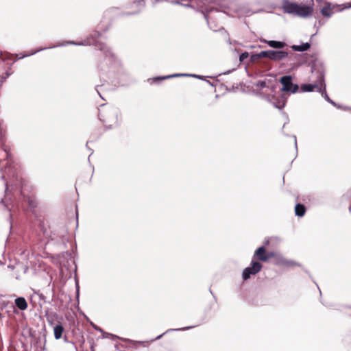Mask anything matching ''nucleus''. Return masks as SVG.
I'll return each mask as SVG.
<instances>
[{
    "label": "nucleus",
    "mask_w": 351,
    "mask_h": 351,
    "mask_svg": "<svg viewBox=\"0 0 351 351\" xmlns=\"http://www.w3.org/2000/svg\"><path fill=\"white\" fill-rule=\"evenodd\" d=\"M282 8L285 13L294 14L300 17H306L313 12V8L304 4H298L289 1H285Z\"/></svg>",
    "instance_id": "1"
},
{
    "label": "nucleus",
    "mask_w": 351,
    "mask_h": 351,
    "mask_svg": "<svg viewBox=\"0 0 351 351\" xmlns=\"http://www.w3.org/2000/svg\"><path fill=\"white\" fill-rule=\"evenodd\" d=\"M322 88L325 90L324 76L322 72H319L317 76V80L313 84H304L300 86L302 92H311L317 90V92L322 91Z\"/></svg>",
    "instance_id": "2"
},
{
    "label": "nucleus",
    "mask_w": 351,
    "mask_h": 351,
    "mask_svg": "<svg viewBox=\"0 0 351 351\" xmlns=\"http://www.w3.org/2000/svg\"><path fill=\"white\" fill-rule=\"evenodd\" d=\"M288 56V53L283 51H262L258 55V58H267L274 61H280Z\"/></svg>",
    "instance_id": "3"
},
{
    "label": "nucleus",
    "mask_w": 351,
    "mask_h": 351,
    "mask_svg": "<svg viewBox=\"0 0 351 351\" xmlns=\"http://www.w3.org/2000/svg\"><path fill=\"white\" fill-rule=\"evenodd\" d=\"M280 82L282 87L281 91L295 93L298 91L299 86L292 83V77L290 75H285L280 78Z\"/></svg>",
    "instance_id": "4"
},
{
    "label": "nucleus",
    "mask_w": 351,
    "mask_h": 351,
    "mask_svg": "<svg viewBox=\"0 0 351 351\" xmlns=\"http://www.w3.org/2000/svg\"><path fill=\"white\" fill-rule=\"evenodd\" d=\"M5 136L3 130L1 126V121H0V145L2 146V149L0 150V160L2 158H5L8 160L10 154L8 152L7 148L5 146Z\"/></svg>",
    "instance_id": "5"
},
{
    "label": "nucleus",
    "mask_w": 351,
    "mask_h": 351,
    "mask_svg": "<svg viewBox=\"0 0 351 351\" xmlns=\"http://www.w3.org/2000/svg\"><path fill=\"white\" fill-rule=\"evenodd\" d=\"M262 267V265H251L250 267L245 268L243 271V278L246 280L250 278L251 275L257 274Z\"/></svg>",
    "instance_id": "6"
},
{
    "label": "nucleus",
    "mask_w": 351,
    "mask_h": 351,
    "mask_svg": "<svg viewBox=\"0 0 351 351\" xmlns=\"http://www.w3.org/2000/svg\"><path fill=\"white\" fill-rule=\"evenodd\" d=\"M8 268L10 270L16 269L17 274H15V277L16 279H19L21 276V274L19 271H22L23 274H25L28 269V267L27 265H9Z\"/></svg>",
    "instance_id": "7"
},
{
    "label": "nucleus",
    "mask_w": 351,
    "mask_h": 351,
    "mask_svg": "<svg viewBox=\"0 0 351 351\" xmlns=\"http://www.w3.org/2000/svg\"><path fill=\"white\" fill-rule=\"evenodd\" d=\"M269 255H267L265 254V250L264 247H258L254 254V258H256L261 261H267L268 260Z\"/></svg>",
    "instance_id": "8"
},
{
    "label": "nucleus",
    "mask_w": 351,
    "mask_h": 351,
    "mask_svg": "<svg viewBox=\"0 0 351 351\" xmlns=\"http://www.w3.org/2000/svg\"><path fill=\"white\" fill-rule=\"evenodd\" d=\"M14 302L20 310L24 311L27 308V303L24 298H17Z\"/></svg>",
    "instance_id": "9"
},
{
    "label": "nucleus",
    "mask_w": 351,
    "mask_h": 351,
    "mask_svg": "<svg viewBox=\"0 0 351 351\" xmlns=\"http://www.w3.org/2000/svg\"><path fill=\"white\" fill-rule=\"evenodd\" d=\"M265 42L272 48L282 49L286 45L285 43L280 41L268 40Z\"/></svg>",
    "instance_id": "10"
},
{
    "label": "nucleus",
    "mask_w": 351,
    "mask_h": 351,
    "mask_svg": "<svg viewBox=\"0 0 351 351\" xmlns=\"http://www.w3.org/2000/svg\"><path fill=\"white\" fill-rule=\"evenodd\" d=\"M310 44L308 43H303L300 45H292L291 49L295 51H304L310 48Z\"/></svg>",
    "instance_id": "11"
},
{
    "label": "nucleus",
    "mask_w": 351,
    "mask_h": 351,
    "mask_svg": "<svg viewBox=\"0 0 351 351\" xmlns=\"http://www.w3.org/2000/svg\"><path fill=\"white\" fill-rule=\"evenodd\" d=\"M64 328L62 324L56 325L53 328L54 337L56 339H59L62 337Z\"/></svg>",
    "instance_id": "12"
},
{
    "label": "nucleus",
    "mask_w": 351,
    "mask_h": 351,
    "mask_svg": "<svg viewBox=\"0 0 351 351\" xmlns=\"http://www.w3.org/2000/svg\"><path fill=\"white\" fill-rule=\"evenodd\" d=\"M180 76H190V77H197V78H202V77L200 75H195V74H173V75L163 76V77H160V80H165V79H169V78H171V77H180ZM156 80H159V77L156 78Z\"/></svg>",
    "instance_id": "13"
},
{
    "label": "nucleus",
    "mask_w": 351,
    "mask_h": 351,
    "mask_svg": "<svg viewBox=\"0 0 351 351\" xmlns=\"http://www.w3.org/2000/svg\"><path fill=\"white\" fill-rule=\"evenodd\" d=\"M286 104V99L284 96H281L280 98L277 99V101L274 102V105L276 108L278 109H282L284 108Z\"/></svg>",
    "instance_id": "14"
},
{
    "label": "nucleus",
    "mask_w": 351,
    "mask_h": 351,
    "mask_svg": "<svg viewBox=\"0 0 351 351\" xmlns=\"http://www.w3.org/2000/svg\"><path fill=\"white\" fill-rule=\"evenodd\" d=\"M322 14L327 17H330L332 14V9L330 4L326 3L321 10Z\"/></svg>",
    "instance_id": "15"
},
{
    "label": "nucleus",
    "mask_w": 351,
    "mask_h": 351,
    "mask_svg": "<svg viewBox=\"0 0 351 351\" xmlns=\"http://www.w3.org/2000/svg\"><path fill=\"white\" fill-rule=\"evenodd\" d=\"M295 215L299 217H302L305 213V207L302 204H297L295 207Z\"/></svg>",
    "instance_id": "16"
},
{
    "label": "nucleus",
    "mask_w": 351,
    "mask_h": 351,
    "mask_svg": "<svg viewBox=\"0 0 351 351\" xmlns=\"http://www.w3.org/2000/svg\"><path fill=\"white\" fill-rule=\"evenodd\" d=\"M322 93V95L325 98V99L328 101L329 103L332 104V105L335 106V102L331 100L329 97L328 96L326 89L324 90V88H322V91L320 92Z\"/></svg>",
    "instance_id": "17"
},
{
    "label": "nucleus",
    "mask_w": 351,
    "mask_h": 351,
    "mask_svg": "<svg viewBox=\"0 0 351 351\" xmlns=\"http://www.w3.org/2000/svg\"><path fill=\"white\" fill-rule=\"evenodd\" d=\"M171 1L184 6H191L190 3L186 2V0H171Z\"/></svg>",
    "instance_id": "18"
},
{
    "label": "nucleus",
    "mask_w": 351,
    "mask_h": 351,
    "mask_svg": "<svg viewBox=\"0 0 351 351\" xmlns=\"http://www.w3.org/2000/svg\"><path fill=\"white\" fill-rule=\"evenodd\" d=\"M10 57H11V55L8 53H5V52H1L0 53V58L3 61H5V60L9 59Z\"/></svg>",
    "instance_id": "19"
},
{
    "label": "nucleus",
    "mask_w": 351,
    "mask_h": 351,
    "mask_svg": "<svg viewBox=\"0 0 351 351\" xmlns=\"http://www.w3.org/2000/svg\"><path fill=\"white\" fill-rule=\"evenodd\" d=\"M192 328H193V326H187V327L176 328V329H169V330H167L165 333H167V332H168L169 331L186 330L191 329Z\"/></svg>",
    "instance_id": "20"
},
{
    "label": "nucleus",
    "mask_w": 351,
    "mask_h": 351,
    "mask_svg": "<svg viewBox=\"0 0 351 351\" xmlns=\"http://www.w3.org/2000/svg\"><path fill=\"white\" fill-rule=\"evenodd\" d=\"M57 316H58V315H57V314H56V313H53V314H52V315H49V316L47 317V321H48V322H49L51 325H52V324H53V319H54V318H56Z\"/></svg>",
    "instance_id": "21"
},
{
    "label": "nucleus",
    "mask_w": 351,
    "mask_h": 351,
    "mask_svg": "<svg viewBox=\"0 0 351 351\" xmlns=\"http://www.w3.org/2000/svg\"><path fill=\"white\" fill-rule=\"evenodd\" d=\"M249 56V54L247 52H243L239 56V60L240 62H243L246 58H247Z\"/></svg>",
    "instance_id": "22"
},
{
    "label": "nucleus",
    "mask_w": 351,
    "mask_h": 351,
    "mask_svg": "<svg viewBox=\"0 0 351 351\" xmlns=\"http://www.w3.org/2000/svg\"><path fill=\"white\" fill-rule=\"evenodd\" d=\"M10 75V74L8 73H6V75L4 76V75H1L0 76V86L4 82V81L5 80V79Z\"/></svg>",
    "instance_id": "23"
},
{
    "label": "nucleus",
    "mask_w": 351,
    "mask_h": 351,
    "mask_svg": "<svg viewBox=\"0 0 351 351\" xmlns=\"http://www.w3.org/2000/svg\"><path fill=\"white\" fill-rule=\"evenodd\" d=\"M91 325H92L93 328L94 329H95L96 330H98V331H99L100 332H101V333H103V334H104V333H105V332H104V330H103L101 328H99V326H96L95 324H93V323L91 324Z\"/></svg>",
    "instance_id": "24"
},
{
    "label": "nucleus",
    "mask_w": 351,
    "mask_h": 351,
    "mask_svg": "<svg viewBox=\"0 0 351 351\" xmlns=\"http://www.w3.org/2000/svg\"><path fill=\"white\" fill-rule=\"evenodd\" d=\"M202 9V12L204 13V17L205 19L208 21V11L206 10V9L203 8H201Z\"/></svg>",
    "instance_id": "25"
},
{
    "label": "nucleus",
    "mask_w": 351,
    "mask_h": 351,
    "mask_svg": "<svg viewBox=\"0 0 351 351\" xmlns=\"http://www.w3.org/2000/svg\"><path fill=\"white\" fill-rule=\"evenodd\" d=\"M99 119L103 121L104 122H106V121L105 119H103L101 117H102V114L100 112L99 114Z\"/></svg>",
    "instance_id": "26"
},
{
    "label": "nucleus",
    "mask_w": 351,
    "mask_h": 351,
    "mask_svg": "<svg viewBox=\"0 0 351 351\" xmlns=\"http://www.w3.org/2000/svg\"><path fill=\"white\" fill-rule=\"evenodd\" d=\"M260 86H262V87H264L265 86V82H260Z\"/></svg>",
    "instance_id": "27"
},
{
    "label": "nucleus",
    "mask_w": 351,
    "mask_h": 351,
    "mask_svg": "<svg viewBox=\"0 0 351 351\" xmlns=\"http://www.w3.org/2000/svg\"><path fill=\"white\" fill-rule=\"evenodd\" d=\"M164 334H165V333H163V334H162V335H160L158 336V337L156 338V339H160V338L162 337V335H163Z\"/></svg>",
    "instance_id": "28"
},
{
    "label": "nucleus",
    "mask_w": 351,
    "mask_h": 351,
    "mask_svg": "<svg viewBox=\"0 0 351 351\" xmlns=\"http://www.w3.org/2000/svg\"><path fill=\"white\" fill-rule=\"evenodd\" d=\"M294 141H295V147H297V141H296V138H295V136H294Z\"/></svg>",
    "instance_id": "29"
},
{
    "label": "nucleus",
    "mask_w": 351,
    "mask_h": 351,
    "mask_svg": "<svg viewBox=\"0 0 351 351\" xmlns=\"http://www.w3.org/2000/svg\"><path fill=\"white\" fill-rule=\"evenodd\" d=\"M252 264H254V263H258L255 260L254 258L252 261L251 262Z\"/></svg>",
    "instance_id": "30"
},
{
    "label": "nucleus",
    "mask_w": 351,
    "mask_h": 351,
    "mask_svg": "<svg viewBox=\"0 0 351 351\" xmlns=\"http://www.w3.org/2000/svg\"><path fill=\"white\" fill-rule=\"evenodd\" d=\"M43 49H41V50H43ZM37 51H39V50L35 51H34V52L31 53V54H34V53H36Z\"/></svg>",
    "instance_id": "31"
},
{
    "label": "nucleus",
    "mask_w": 351,
    "mask_h": 351,
    "mask_svg": "<svg viewBox=\"0 0 351 351\" xmlns=\"http://www.w3.org/2000/svg\"><path fill=\"white\" fill-rule=\"evenodd\" d=\"M74 265V270L76 271L77 269V265Z\"/></svg>",
    "instance_id": "32"
},
{
    "label": "nucleus",
    "mask_w": 351,
    "mask_h": 351,
    "mask_svg": "<svg viewBox=\"0 0 351 351\" xmlns=\"http://www.w3.org/2000/svg\"><path fill=\"white\" fill-rule=\"evenodd\" d=\"M27 56V55H23V56L19 57V58H23V57H25V56Z\"/></svg>",
    "instance_id": "33"
},
{
    "label": "nucleus",
    "mask_w": 351,
    "mask_h": 351,
    "mask_svg": "<svg viewBox=\"0 0 351 351\" xmlns=\"http://www.w3.org/2000/svg\"><path fill=\"white\" fill-rule=\"evenodd\" d=\"M72 261V260H71V258H70V259H69L67 261ZM73 262L74 263V262H75V260H73Z\"/></svg>",
    "instance_id": "34"
},
{
    "label": "nucleus",
    "mask_w": 351,
    "mask_h": 351,
    "mask_svg": "<svg viewBox=\"0 0 351 351\" xmlns=\"http://www.w3.org/2000/svg\"><path fill=\"white\" fill-rule=\"evenodd\" d=\"M5 186H6V189H8V184H5Z\"/></svg>",
    "instance_id": "35"
},
{
    "label": "nucleus",
    "mask_w": 351,
    "mask_h": 351,
    "mask_svg": "<svg viewBox=\"0 0 351 351\" xmlns=\"http://www.w3.org/2000/svg\"><path fill=\"white\" fill-rule=\"evenodd\" d=\"M78 289H79V286L77 284V291H78Z\"/></svg>",
    "instance_id": "36"
},
{
    "label": "nucleus",
    "mask_w": 351,
    "mask_h": 351,
    "mask_svg": "<svg viewBox=\"0 0 351 351\" xmlns=\"http://www.w3.org/2000/svg\"><path fill=\"white\" fill-rule=\"evenodd\" d=\"M350 7H351V5H349L348 6V8H350Z\"/></svg>",
    "instance_id": "37"
},
{
    "label": "nucleus",
    "mask_w": 351,
    "mask_h": 351,
    "mask_svg": "<svg viewBox=\"0 0 351 351\" xmlns=\"http://www.w3.org/2000/svg\"><path fill=\"white\" fill-rule=\"evenodd\" d=\"M141 1H143L144 0H141Z\"/></svg>",
    "instance_id": "38"
}]
</instances>
